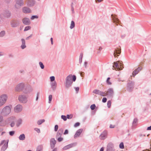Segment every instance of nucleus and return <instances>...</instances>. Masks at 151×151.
Masks as SVG:
<instances>
[{"mask_svg":"<svg viewBox=\"0 0 151 151\" xmlns=\"http://www.w3.org/2000/svg\"><path fill=\"white\" fill-rule=\"evenodd\" d=\"M115 127V125L110 124L109 126V127L110 128H114Z\"/></svg>","mask_w":151,"mask_h":151,"instance_id":"nucleus-59","label":"nucleus"},{"mask_svg":"<svg viewBox=\"0 0 151 151\" xmlns=\"http://www.w3.org/2000/svg\"><path fill=\"white\" fill-rule=\"evenodd\" d=\"M34 129L35 131L37 132L38 133H40V130L39 129L36 128H35Z\"/></svg>","mask_w":151,"mask_h":151,"instance_id":"nucleus-51","label":"nucleus"},{"mask_svg":"<svg viewBox=\"0 0 151 151\" xmlns=\"http://www.w3.org/2000/svg\"><path fill=\"white\" fill-rule=\"evenodd\" d=\"M52 99V95H50L49 96V102L50 103Z\"/></svg>","mask_w":151,"mask_h":151,"instance_id":"nucleus-48","label":"nucleus"},{"mask_svg":"<svg viewBox=\"0 0 151 151\" xmlns=\"http://www.w3.org/2000/svg\"><path fill=\"white\" fill-rule=\"evenodd\" d=\"M76 76L69 75L66 78L65 87L68 88L71 86L73 81L75 82L76 80Z\"/></svg>","mask_w":151,"mask_h":151,"instance_id":"nucleus-1","label":"nucleus"},{"mask_svg":"<svg viewBox=\"0 0 151 151\" xmlns=\"http://www.w3.org/2000/svg\"><path fill=\"white\" fill-rule=\"evenodd\" d=\"M38 18V16L37 15H33L32 16L31 18V19H33L35 18L37 19Z\"/></svg>","mask_w":151,"mask_h":151,"instance_id":"nucleus-46","label":"nucleus"},{"mask_svg":"<svg viewBox=\"0 0 151 151\" xmlns=\"http://www.w3.org/2000/svg\"><path fill=\"white\" fill-rule=\"evenodd\" d=\"M113 19H114V20L116 22V24L117 23H119V22H120L118 18L114 17Z\"/></svg>","mask_w":151,"mask_h":151,"instance_id":"nucleus-47","label":"nucleus"},{"mask_svg":"<svg viewBox=\"0 0 151 151\" xmlns=\"http://www.w3.org/2000/svg\"><path fill=\"white\" fill-rule=\"evenodd\" d=\"M107 100V99L106 97H104L102 99V101L103 103H105L106 102Z\"/></svg>","mask_w":151,"mask_h":151,"instance_id":"nucleus-54","label":"nucleus"},{"mask_svg":"<svg viewBox=\"0 0 151 151\" xmlns=\"http://www.w3.org/2000/svg\"><path fill=\"white\" fill-rule=\"evenodd\" d=\"M99 95L103 96H106V93L101 91H100Z\"/></svg>","mask_w":151,"mask_h":151,"instance_id":"nucleus-35","label":"nucleus"},{"mask_svg":"<svg viewBox=\"0 0 151 151\" xmlns=\"http://www.w3.org/2000/svg\"><path fill=\"white\" fill-rule=\"evenodd\" d=\"M96 106L95 104H93L91 105L90 108L92 110H93L95 108Z\"/></svg>","mask_w":151,"mask_h":151,"instance_id":"nucleus-44","label":"nucleus"},{"mask_svg":"<svg viewBox=\"0 0 151 151\" xmlns=\"http://www.w3.org/2000/svg\"><path fill=\"white\" fill-rule=\"evenodd\" d=\"M5 34V32L4 31H2L0 33V37H3Z\"/></svg>","mask_w":151,"mask_h":151,"instance_id":"nucleus-38","label":"nucleus"},{"mask_svg":"<svg viewBox=\"0 0 151 151\" xmlns=\"http://www.w3.org/2000/svg\"><path fill=\"white\" fill-rule=\"evenodd\" d=\"M19 21L16 20H13L11 22V25L12 27H16L19 25Z\"/></svg>","mask_w":151,"mask_h":151,"instance_id":"nucleus-12","label":"nucleus"},{"mask_svg":"<svg viewBox=\"0 0 151 151\" xmlns=\"http://www.w3.org/2000/svg\"><path fill=\"white\" fill-rule=\"evenodd\" d=\"M27 4L29 6H32L35 4V1L33 0H28L27 1Z\"/></svg>","mask_w":151,"mask_h":151,"instance_id":"nucleus-20","label":"nucleus"},{"mask_svg":"<svg viewBox=\"0 0 151 151\" xmlns=\"http://www.w3.org/2000/svg\"><path fill=\"white\" fill-rule=\"evenodd\" d=\"M138 122V119L137 118H135L132 122V126H135L137 125V123Z\"/></svg>","mask_w":151,"mask_h":151,"instance_id":"nucleus-26","label":"nucleus"},{"mask_svg":"<svg viewBox=\"0 0 151 151\" xmlns=\"http://www.w3.org/2000/svg\"><path fill=\"white\" fill-rule=\"evenodd\" d=\"M18 99L19 101L22 103H26L27 101V97L25 96L22 95L19 96Z\"/></svg>","mask_w":151,"mask_h":151,"instance_id":"nucleus-11","label":"nucleus"},{"mask_svg":"<svg viewBox=\"0 0 151 151\" xmlns=\"http://www.w3.org/2000/svg\"><path fill=\"white\" fill-rule=\"evenodd\" d=\"M11 112V109L8 106H6L2 109L1 113L4 115H7Z\"/></svg>","mask_w":151,"mask_h":151,"instance_id":"nucleus-5","label":"nucleus"},{"mask_svg":"<svg viewBox=\"0 0 151 151\" xmlns=\"http://www.w3.org/2000/svg\"><path fill=\"white\" fill-rule=\"evenodd\" d=\"M16 119L15 117L11 116L6 119V122L7 124L11 123L10 126L12 127H14L15 125V122Z\"/></svg>","mask_w":151,"mask_h":151,"instance_id":"nucleus-3","label":"nucleus"},{"mask_svg":"<svg viewBox=\"0 0 151 151\" xmlns=\"http://www.w3.org/2000/svg\"><path fill=\"white\" fill-rule=\"evenodd\" d=\"M57 83L55 81L51 83V87L53 91H55L57 87Z\"/></svg>","mask_w":151,"mask_h":151,"instance_id":"nucleus-21","label":"nucleus"},{"mask_svg":"<svg viewBox=\"0 0 151 151\" xmlns=\"http://www.w3.org/2000/svg\"><path fill=\"white\" fill-rule=\"evenodd\" d=\"M22 12L25 14H28L31 12L30 9L27 7H24L22 8Z\"/></svg>","mask_w":151,"mask_h":151,"instance_id":"nucleus-19","label":"nucleus"},{"mask_svg":"<svg viewBox=\"0 0 151 151\" xmlns=\"http://www.w3.org/2000/svg\"><path fill=\"white\" fill-rule=\"evenodd\" d=\"M31 28V27L30 26H27L25 27L24 31H27L28 30L30 29Z\"/></svg>","mask_w":151,"mask_h":151,"instance_id":"nucleus-43","label":"nucleus"},{"mask_svg":"<svg viewBox=\"0 0 151 151\" xmlns=\"http://www.w3.org/2000/svg\"><path fill=\"white\" fill-rule=\"evenodd\" d=\"M73 116V115L72 114L68 115V114L67 115V118L68 119H71Z\"/></svg>","mask_w":151,"mask_h":151,"instance_id":"nucleus-49","label":"nucleus"},{"mask_svg":"<svg viewBox=\"0 0 151 151\" xmlns=\"http://www.w3.org/2000/svg\"><path fill=\"white\" fill-rule=\"evenodd\" d=\"M106 151H115L113 144L109 143L108 144L106 148Z\"/></svg>","mask_w":151,"mask_h":151,"instance_id":"nucleus-9","label":"nucleus"},{"mask_svg":"<svg viewBox=\"0 0 151 151\" xmlns=\"http://www.w3.org/2000/svg\"><path fill=\"white\" fill-rule=\"evenodd\" d=\"M76 91V92L77 93H78L79 89V88L78 87H75Z\"/></svg>","mask_w":151,"mask_h":151,"instance_id":"nucleus-60","label":"nucleus"},{"mask_svg":"<svg viewBox=\"0 0 151 151\" xmlns=\"http://www.w3.org/2000/svg\"><path fill=\"white\" fill-rule=\"evenodd\" d=\"M25 136L24 134H21L19 137V140H24L25 139Z\"/></svg>","mask_w":151,"mask_h":151,"instance_id":"nucleus-28","label":"nucleus"},{"mask_svg":"<svg viewBox=\"0 0 151 151\" xmlns=\"http://www.w3.org/2000/svg\"><path fill=\"white\" fill-rule=\"evenodd\" d=\"M119 65L118 63L116 62H114V65H113V67L115 68V67L118 68L119 67Z\"/></svg>","mask_w":151,"mask_h":151,"instance_id":"nucleus-37","label":"nucleus"},{"mask_svg":"<svg viewBox=\"0 0 151 151\" xmlns=\"http://www.w3.org/2000/svg\"><path fill=\"white\" fill-rule=\"evenodd\" d=\"M80 123L79 122H77L75 124L74 126L75 127H76L80 125Z\"/></svg>","mask_w":151,"mask_h":151,"instance_id":"nucleus-55","label":"nucleus"},{"mask_svg":"<svg viewBox=\"0 0 151 151\" xmlns=\"http://www.w3.org/2000/svg\"><path fill=\"white\" fill-rule=\"evenodd\" d=\"M106 95L108 97H112L114 94L113 89L112 88L108 89L106 93Z\"/></svg>","mask_w":151,"mask_h":151,"instance_id":"nucleus-7","label":"nucleus"},{"mask_svg":"<svg viewBox=\"0 0 151 151\" xmlns=\"http://www.w3.org/2000/svg\"><path fill=\"white\" fill-rule=\"evenodd\" d=\"M142 67L141 66L138 67L137 69H136L137 71L139 72L142 69Z\"/></svg>","mask_w":151,"mask_h":151,"instance_id":"nucleus-52","label":"nucleus"},{"mask_svg":"<svg viewBox=\"0 0 151 151\" xmlns=\"http://www.w3.org/2000/svg\"><path fill=\"white\" fill-rule=\"evenodd\" d=\"M110 79V77H108L107 78L106 80V83L108 85H111L112 84V83L109 81V80Z\"/></svg>","mask_w":151,"mask_h":151,"instance_id":"nucleus-41","label":"nucleus"},{"mask_svg":"<svg viewBox=\"0 0 151 151\" xmlns=\"http://www.w3.org/2000/svg\"><path fill=\"white\" fill-rule=\"evenodd\" d=\"M39 64L40 65L41 68L42 69H44V65H43L42 63L41 62H40L39 63Z\"/></svg>","mask_w":151,"mask_h":151,"instance_id":"nucleus-39","label":"nucleus"},{"mask_svg":"<svg viewBox=\"0 0 151 151\" xmlns=\"http://www.w3.org/2000/svg\"><path fill=\"white\" fill-rule=\"evenodd\" d=\"M61 118L63 119L64 121L67 120V116H65L62 115L61 116Z\"/></svg>","mask_w":151,"mask_h":151,"instance_id":"nucleus-45","label":"nucleus"},{"mask_svg":"<svg viewBox=\"0 0 151 151\" xmlns=\"http://www.w3.org/2000/svg\"><path fill=\"white\" fill-rule=\"evenodd\" d=\"M83 53H80V56H79V63L80 64H81L82 62V59L83 57Z\"/></svg>","mask_w":151,"mask_h":151,"instance_id":"nucleus-29","label":"nucleus"},{"mask_svg":"<svg viewBox=\"0 0 151 151\" xmlns=\"http://www.w3.org/2000/svg\"><path fill=\"white\" fill-rule=\"evenodd\" d=\"M64 148L65 149H68L70 148V147L68 146V145H67V146H66L64 147Z\"/></svg>","mask_w":151,"mask_h":151,"instance_id":"nucleus-63","label":"nucleus"},{"mask_svg":"<svg viewBox=\"0 0 151 151\" xmlns=\"http://www.w3.org/2000/svg\"><path fill=\"white\" fill-rule=\"evenodd\" d=\"M100 92V91L99 90L96 89L93 90V93L99 95Z\"/></svg>","mask_w":151,"mask_h":151,"instance_id":"nucleus-30","label":"nucleus"},{"mask_svg":"<svg viewBox=\"0 0 151 151\" xmlns=\"http://www.w3.org/2000/svg\"><path fill=\"white\" fill-rule=\"evenodd\" d=\"M24 3L22 0H16V4L15 5V7L16 9L20 8L21 6L23 5Z\"/></svg>","mask_w":151,"mask_h":151,"instance_id":"nucleus-8","label":"nucleus"},{"mask_svg":"<svg viewBox=\"0 0 151 151\" xmlns=\"http://www.w3.org/2000/svg\"><path fill=\"white\" fill-rule=\"evenodd\" d=\"M23 24L25 25H28L30 24L31 22L29 19L28 18L25 17L22 19Z\"/></svg>","mask_w":151,"mask_h":151,"instance_id":"nucleus-16","label":"nucleus"},{"mask_svg":"<svg viewBox=\"0 0 151 151\" xmlns=\"http://www.w3.org/2000/svg\"><path fill=\"white\" fill-rule=\"evenodd\" d=\"M2 116H0V126H4L7 124L6 122V119L4 120Z\"/></svg>","mask_w":151,"mask_h":151,"instance_id":"nucleus-15","label":"nucleus"},{"mask_svg":"<svg viewBox=\"0 0 151 151\" xmlns=\"http://www.w3.org/2000/svg\"><path fill=\"white\" fill-rule=\"evenodd\" d=\"M8 146V143L6 144V143L4 145L2 146L1 149V151H4L7 148Z\"/></svg>","mask_w":151,"mask_h":151,"instance_id":"nucleus-25","label":"nucleus"},{"mask_svg":"<svg viewBox=\"0 0 151 151\" xmlns=\"http://www.w3.org/2000/svg\"><path fill=\"white\" fill-rule=\"evenodd\" d=\"M21 41L22 42V45H21V47L22 49H24L26 47L25 45V41L24 39H22Z\"/></svg>","mask_w":151,"mask_h":151,"instance_id":"nucleus-24","label":"nucleus"},{"mask_svg":"<svg viewBox=\"0 0 151 151\" xmlns=\"http://www.w3.org/2000/svg\"><path fill=\"white\" fill-rule=\"evenodd\" d=\"M24 87V83H20L17 85L16 86V87L15 88V90L17 91H23L24 93H29V91H27L26 90L27 89H28L27 88H26V89L23 91V89Z\"/></svg>","mask_w":151,"mask_h":151,"instance_id":"nucleus-2","label":"nucleus"},{"mask_svg":"<svg viewBox=\"0 0 151 151\" xmlns=\"http://www.w3.org/2000/svg\"><path fill=\"white\" fill-rule=\"evenodd\" d=\"M50 81L52 82L54 81L55 80V77L54 76H52L50 77Z\"/></svg>","mask_w":151,"mask_h":151,"instance_id":"nucleus-50","label":"nucleus"},{"mask_svg":"<svg viewBox=\"0 0 151 151\" xmlns=\"http://www.w3.org/2000/svg\"><path fill=\"white\" fill-rule=\"evenodd\" d=\"M68 133V130L67 129H66L64 133V134H66Z\"/></svg>","mask_w":151,"mask_h":151,"instance_id":"nucleus-61","label":"nucleus"},{"mask_svg":"<svg viewBox=\"0 0 151 151\" xmlns=\"http://www.w3.org/2000/svg\"><path fill=\"white\" fill-rule=\"evenodd\" d=\"M5 142V140H3L2 141L1 143L0 144V146H1Z\"/></svg>","mask_w":151,"mask_h":151,"instance_id":"nucleus-62","label":"nucleus"},{"mask_svg":"<svg viewBox=\"0 0 151 151\" xmlns=\"http://www.w3.org/2000/svg\"><path fill=\"white\" fill-rule=\"evenodd\" d=\"M139 72L136 69L134 70L132 73V76L134 77Z\"/></svg>","mask_w":151,"mask_h":151,"instance_id":"nucleus-32","label":"nucleus"},{"mask_svg":"<svg viewBox=\"0 0 151 151\" xmlns=\"http://www.w3.org/2000/svg\"><path fill=\"white\" fill-rule=\"evenodd\" d=\"M7 99V97L5 94L2 95L0 96V107L4 104Z\"/></svg>","mask_w":151,"mask_h":151,"instance_id":"nucleus-6","label":"nucleus"},{"mask_svg":"<svg viewBox=\"0 0 151 151\" xmlns=\"http://www.w3.org/2000/svg\"><path fill=\"white\" fill-rule=\"evenodd\" d=\"M14 134V131H11L9 132V134L10 135L13 136Z\"/></svg>","mask_w":151,"mask_h":151,"instance_id":"nucleus-53","label":"nucleus"},{"mask_svg":"<svg viewBox=\"0 0 151 151\" xmlns=\"http://www.w3.org/2000/svg\"><path fill=\"white\" fill-rule=\"evenodd\" d=\"M58 129V126L57 125H56L55 126V131H57Z\"/></svg>","mask_w":151,"mask_h":151,"instance_id":"nucleus-56","label":"nucleus"},{"mask_svg":"<svg viewBox=\"0 0 151 151\" xmlns=\"http://www.w3.org/2000/svg\"><path fill=\"white\" fill-rule=\"evenodd\" d=\"M111 105V101L110 100H109L107 102V105L109 108L110 107Z\"/></svg>","mask_w":151,"mask_h":151,"instance_id":"nucleus-40","label":"nucleus"},{"mask_svg":"<svg viewBox=\"0 0 151 151\" xmlns=\"http://www.w3.org/2000/svg\"><path fill=\"white\" fill-rule=\"evenodd\" d=\"M45 120L44 119H40L37 122V124L38 125H40L42 123L44 122Z\"/></svg>","mask_w":151,"mask_h":151,"instance_id":"nucleus-34","label":"nucleus"},{"mask_svg":"<svg viewBox=\"0 0 151 151\" xmlns=\"http://www.w3.org/2000/svg\"><path fill=\"white\" fill-rule=\"evenodd\" d=\"M75 26V24L74 22L73 21H72L71 22V23L70 28L71 29L73 28Z\"/></svg>","mask_w":151,"mask_h":151,"instance_id":"nucleus-33","label":"nucleus"},{"mask_svg":"<svg viewBox=\"0 0 151 151\" xmlns=\"http://www.w3.org/2000/svg\"><path fill=\"white\" fill-rule=\"evenodd\" d=\"M87 62L86 61H85L84 63V65H85V68H86L87 64Z\"/></svg>","mask_w":151,"mask_h":151,"instance_id":"nucleus-64","label":"nucleus"},{"mask_svg":"<svg viewBox=\"0 0 151 151\" xmlns=\"http://www.w3.org/2000/svg\"><path fill=\"white\" fill-rule=\"evenodd\" d=\"M134 83L132 81H129L127 85V89L129 92H132L134 88Z\"/></svg>","mask_w":151,"mask_h":151,"instance_id":"nucleus-4","label":"nucleus"},{"mask_svg":"<svg viewBox=\"0 0 151 151\" xmlns=\"http://www.w3.org/2000/svg\"><path fill=\"white\" fill-rule=\"evenodd\" d=\"M56 143V141L54 138H52L50 141V147L52 149H53L55 147Z\"/></svg>","mask_w":151,"mask_h":151,"instance_id":"nucleus-13","label":"nucleus"},{"mask_svg":"<svg viewBox=\"0 0 151 151\" xmlns=\"http://www.w3.org/2000/svg\"><path fill=\"white\" fill-rule=\"evenodd\" d=\"M76 143H71L70 144L68 145V146L70 147V148L74 146H76Z\"/></svg>","mask_w":151,"mask_h":151,"instance_id":"nucleus-36","label":"nucleus"},{"mask_svg":"<svg viewBox=\"0 0 151 151\" xmlns=\"http://www.w3.org/2000/svg\"><path fill=\"white\" fill-rule=\"evenodd\" d=\"M121 50L119 48H117V49H115L114 51V55L115 57L119 56L118 54H120L121 52Z\"/></svg>","mask_w":151,"mask_h":151,"instance_id":"nucleus-18","label":"nucleus"},{"mask_svg":"<svg viewBox=\"0 0 151 151\" xmlns=\"http://www.w3.org/2000/svg\"><path fill=\"white\" fill-rule=\"evenodd\" d=\"M107 130H104L101 134L99 137L101 140H104L107 137Z\"/></svg>","mask_w":151,"mask_h":151,"instance_id":"nucleus-10","label":"nucleus"},{"mask_svg":"<svg viewBox=\"0 0 151 151\" xmlns=\"http://www.w3.org/2000/svg\"><path fill=\"white\" fill-rule=\"evenodd\" d=\"M71 10L72 11V12H74V9L73 6V3H72L71 4Z\"/></svg>","mask_w":151,"mask_h":151,"instance_id":"nucleus-58","label":"nucleus"},{"mask_svg":"<svg viewBox=\"0 0 151 151\" xmlns=\"http://www.w3.org/2000/svg\"><path fill=\"white\" fill-rule=\"evenodd\" d=\"M63 129L61 128V129H59L58 130V131L57 133V134L56 135V137H61V135L63 134Z\"/></svg>","mask_w":151,"mask_h":151,"instance_id":"nucleus-23","label":"nucleus"},{"mask_svg":"<svg viewBox=\"0 0 151 151\" xmlns=\"http://www.w3.org/2000/svg\"><path fill=\"white\" fill-rule=\"evenodd\" d=\"M43 149V146L42 145H38L36 151H42Z\"/></svg>","mask_w":151,"mask_h":151,"instance_id":"nucleus-27","label":"nucleus"},{"mask_svg":"<svg viewBox=\"0 0 151 151\" xmlns=\"http://www.w3.org/2000/svg\"><path fill=\"white\" fill-rule=\"evenodd\" d=\"M58 142H60L63 140V138L61 137H59L58 139Z\"/></svg>","mask_w":151,"mask_h":151,"instance_id":"nucleus-57","label":"nucleus"},{"mask_svg":"<svg viewBox=\"0 0 151 151\" xmlns=\"http://www.w3.org/2000/svg\"><path fill=\"white\" fill-rule=\"evenodd\" d=\"M3 14L5 17L8 18L11 15L10 13L8 10H6L4 11Z\"/></svg>","mask_w":151,"mask_h":151,"instance_id":"nucleus-22","label":"nucleus"},{"mask_svg":"<svg viewBox=\"0 0 151 151\" xmlns=\"http://www.w3.org/2000/svg\"><path fill=\"white\" fill-rule=\"evenodd\" d=\"M22 109V106L19 104L17 105L14 108V111L18 113L21 111Z\"/></svg>","mask_w":151,"mask_h":151,"instance_id":"nucleus-14","label":"nucleus"},{"mask_svg":"<svg viewBox=\"0 0 151 151\" xmlns=\"http://www.w3.org/2000/svg\"><path fill=\"white\" fill-rule=\"evenodd\" d=\"M119 147L121 149H123L124 148V143L123 142H121L119 145Z\"/></svg>","mask_w":151,"mask_h":151,"instance_id":"nucleus-42","label":"nucleus"},{"mask_svg":"<svg viewBox=\"0 0 151 151\" xmlns=\"http://www.w3.org/2000/svg\"><path fill=\"white\" fill-rule=\"evenodd\" d=\"M83 131V129H79L77 130L74 135V138L76 139L78 137L82 132Z\"/></svg>","mask_w":151,"mask_h":151,"instance_id":"nucleus-17","label":"nucleus"},{"mask_svg":"<svg viewBox=\"0 0 151 151\" xmlns=\"http://www.w3.org/2000/svg\"><path fill=\"white\" fill-rule=\"evenodd\" d=\"M22 122V120L21 119H19L17 121V123L16 124V126L17 127H18L20 124H21Z\"/></svg>","mask_w":151,"mask_h":151,"instance_id":"nucleus-31","label":"nucleus"}]
</instances>
